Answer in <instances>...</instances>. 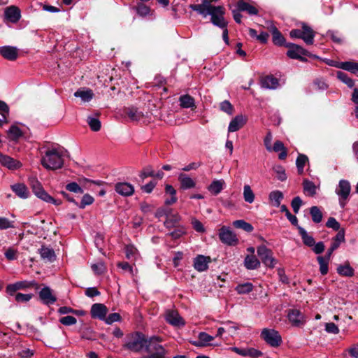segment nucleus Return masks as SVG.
Masks as SVG:
<instances>
[{
    "label": "nucleus",
    "instance_id": "obj_1",
    "mask_svg": "<svg viewBox=\"0 0 358 358\" xmlns=\"http://www.w3.org/2000/svg\"><path fill=\"white\" fill-rule=\"evenodd\" d=\"M189 8L203 17L210 15V21L215 26L221 29L227 27V22L224 17L225 10L223 6H215L208 1L202 0L200 4H190Z\"/></svg>",
    "mask_w": 358,
    "mask_h": 358
},
{
    "label": "nucleus",
    "instance_id": "obj_2",
    "mask_svg": "<svg viewBox=\"0 0 358 358\" xmlns=\"http://www.w3.org/2000/svg\"><path fill=\"white\" fill-rule=\"evenodd\" d=\"M64 152L57 149L47 150L41 159V164L47 169H60L64 164Z\"/></svg>",
    "mask_w": 358,
    "mask_h": 358
},
{
    "label": "nucleus",
    "instance_id": "obj_3",
    "mask_svg": "<svg viewBox=\"0 0 358 358\" xmlns=\"http://www.w3.org/2000/svg\"><path fill=\"white\" fill-rule=\"evenodd\" d=\"M150 343V338L140 332L131 334L124 345V348L133 352H140L143 349L146 350V346Z\"/></svg>",
    "mask_w": 358,
    "mask_h": 358
},
{
    "label": "nucleus",
    "instance_id": "obj_4",
    "mask_svg": "<svg viewBox=\"0 0 358 358\" xmlns=\"http://www.w3.org/2000/svg\"><path fill=\"white\" fill-rule=\"evenodd\" d=\"M160 342L161 339L159 337H150V343L146 346L147 355H143L141 358H165L166 350L159 344Z\"/></svg>",
    "mask_w": 358,
    "mask_h": 358
},
{
    "label": "nucleus",
    "instance_id": "obj_5",
    "mask_svg": "<svg viewBox=\"0 0 358 358\" xmlns=\"http://www.w3.org/2000/svg\"><path fill=\"white\" fill-rule=\"evenodd\" d=\"M29 185L32 189L34 194L40 199L51 203L55 206H59L62 202L59 200L55 199L52 197L43 187L41 182L36 178H31L29 179Z\"/></svg>",
    "mask_w": 358,
    "mask_h": 358
},
{
    "label": "nucleus",
    "instance_id": "obj_6",
    "mask_svg": "<svg viewBox=\"0 0 358 358\" xmlns=\"http://www.w3.org/2000/svg\"><path fill=\"white\" fill-rule=\"evenodd\" d=\"M350 192L351 185L350 182L344 179L341 180L335 189V192L338 196L339 205L341 208L345 206Z\"/></svg>",
    "mask_w": 358,
    "mask_h": 358
},
{
    "label": "nucleus",
    "instance_id": "obj_7",
    "mask_svg": "<svg viewBox=\"0 0 358 358\" xmlns=\"http://www.w3.org/2000/svg\"><path fill=\"white\" fill-rule=\"evenodd\" d=\"M285 46L289 48L287 52V55L291 59L306 62L307 59L303 56H308L310 57H315L308 51L296 44L287 43Z\"/></svg>",
    "mask_w": 358,
    "mask_h": 358
},
{
    "label": "nucleus",
    "instance_id": "obj_8",
    "mask_svg": "<svg viewBox=\"0 0 358 358\" xmlns=\"http://www.w3.org/2000/svg\"><path fill=\"white\" fill-rule=\"evenodd\" d=\"M257 252L262 263L267 267L273 268L277 264V259L273 257L271 250L261 245L257 247Z\"/></svg>",
    "mask_w": 358,
    "mask_h": 358
},
{
    "label": "nucleus",
    "instance_id": "obj_9",
    "mask_svg": "<svg viewBox=\"0 0 358 358\" xmlns=\"http://www.w3.org/2000/svg\"><path fill=\"white\" fill-rule=\"evenodd\" d=\"M261 337L272 347H278L282 343V338L278 331L272 329H264Z\"/></svg>",
    "mask_w": 358,
    "mask_h": 358
},
{
    "label": "nucleus",
    "instance_id": "obj_10",
    "mask_svg": "<svg viewBox=\"0 0 358 358\" xmlns=\"http://www.w3.org/2000/svg\"><path fill=\"white\" fill-rule=\"evenodd\" d=\"M218 235L220 240L228 245H235L238 242L236 234L228 227H222L219 230Z\"/></svg>",
    "mask_w": 358,
    "mask_h": 358
},
{
    "label": "nucleus",
    "instance_id": "obj_11",
    "mask_svg": "<svg viewBox=\"0 0 358 358\" xmlns=\"http://www.w3.org/2000/svg\"><path fill=\"white\" fill-rule=\"evenodd\" d=\"M287 317L290 323L294 327H301L306 322L305 316L297 309L289 310Z\"/></svg>",
    "mask_w": 358,
    "mask_h": 358
},
{
    "label": "nucleus",
    "instance_id": "obj_12",
    "mask_svg": "<svg viewBox=\"0 0 358 358\" xmlns=\"http://www.w3.org/2000/svg\"><path fill=\"white\" fill-rule=\"evenodd\" d=\"M210 262L211 258L209 256L199 255L194 259V268L199 272H203L208 268Z\"/></svg>",
    "mask_w": 358,
    "mask_h": 358
},
{
    "label": "nucleus",
    "instance_id": "obj_13",
    "mask_svg": "<svg viewBox=\"0 0 358 358\" xmlns=\"http://www.w3.org/2000/svg\"><path fill=\"white\" fill-rule=\"evenodd\" d=\"M108 311L107 307L103 303H96L91 306V316L100 320L106 319Z\"/></svg>",
    "mask_w": 358,
    "mask_h": 358
},
{
    "label": "nucleus",
    "instance_id": "obj_14",
    "mask_svg": "<svg viewBox=\"0 0 358 358\" xmlns=\"http://www.w3.org/2000/svg\"><path fill=\"white\" fill-rule=\"evenodd\" d=\"M165 318L168 323L174 327H181L185 325L184 320L176 310H168L166 313Z\"/></svg>",
    "mask_w": 358,
    "mask_h": 358
},
{
    "label": "nucleus",
    "instance_id": "obj_15",
    "mask_svg": "<svg viewBox=\"0 0 358 358\" xmlns=\"http://www.w3.org/2000/svg\"><path fill=\"white\" fill-rule=\"evenodd\" d=\"M247 117L243 115H236L231 120L228 127L229 132H235L242 128L247 122Z\"/></svg>",
    "mask_w": 358,
    "mask_h": 358
},
{
    "label": "nucleus",
    "instance_id": "obj_16",
    "mask_svg": "<svg viewBox=\"0 0 358 358\" xmlns=\"http://www.w3.org/2000/svg\"><path fill=\"white\" fill-rule=\"evenodd\" d=\"M267 28L271 32L273 36V42L275 45H282L285 42V39L282 34L278 31L277 27L272 22H267Z\"/></svg>",
    "mask_w": 358,
    "mask_h": 358
},
{
    "label": "nucleus",
    "instance_id": "obj_17",
    "mask_svg": "<svg viewBox=\"0 0 358 358\" xmlns=\"http://www.w3.org/2000/svg\"><path fill=\"white\" fill-rule=\"evenodd\" d=\"M40 299L45 305L53 304L56 301V296L52 294V289L49 287H45L39 292Z\"/></svg>",
    "mask_w": 358,
    "mask_h": 358
},
{
    "label": "nucleus",
    "instance_id": "obj_18",
    "mask_svg": "<svg viewBox=\"0 0 358 358\" xmlns=\"http://www.w3.org/2000/svg\"><path fill=\"white\" fill-rule=\"evenodd\" d=\"M0 163L3 166L7 167L9 169L15 170L18 169L22 166V163L20 161L14 159L13 158L3 155L0 152Z\"/></svg>",
    "mask_w": 358,
    "mask_h": 358
},
{
    "label": "nucleus",
    "instance_id": "obj_19",
    "mask_svg": "<svg viewBox=\"0 0 358 358\" xmlns=\"http://www.w3.org/2000/svg\"><path fill=\"white\" fill-rule=\"evenodd\" d=\"M4 15L6 18L13 23H16L21 17L20 10L15 6L6 8L4 11Z\"/></svg>",
    "mask_w": 358,
    "mask_h": 358
},
{
    "label": "nucleus",
    "instance_id": "obj_20",
    "mask_svg": "<svg viewBox=\"0 0 358 358\" xmlns=\"http://www.w3.org/2000/svg\"><path fill=\"white\" fill-rule=\"evenodd\" d=\"M117 193L124 196H129L134 192V186L128 182H118L115 186Z\"/></svg>",
    "mask_w": 358,
    "mask_h": 358
},
{
    "label": "nucleus",
    "instance_id": "obj_21",
    "mask_svg": "<svg viewBox=\"0 0 358 358\" xmlns=\"http://www.w3.org/2000/svg\"><path fill=\"white\" fill-rule=\"evenodd\" d=\"M126 258L134 263L141 258L140 252L133 244H128L124 248Z\"/></svg>",
    "mask_w": 358,
    "mask_h": 358
},
{
    "label": "nucleus",
    "instance_id": "obj_22",
    "mask_svg": "<svg viewBox=\"0 0 358 358\" xmlns=\"http://www.w3.org/2000/svg\"><path fill=\"white\" fill-rule=\"evenodd\" d=\"M214 337L206 332H200L198 336V340L192 341L191 343L196 347H206L210 345V343L213 341Z\"/></svg>",
    "mask_w": 358,
    "mask_h": 358
},
{
    "label": "nucleus",
    "instance_id": "obj_23",
    "mask_svg": "<svg viewBox=\"0 0 358 358\" xmlns=\"http://www.w3.org/2000/svg\"><path fill=\"white\" fill-rule=\"evenodd\" d=\"M0 54L6 59L15 60L18 56V50L15 47L3 46L0 48Z\"/></svg>",
    "mask_w": 358,
    "mask_h": 358
},
{
    "label": "nucleus",
    "instance_id": "obj_24",
    "mask_svg": "<svg viewBox=\"0 0 358 358\" xmlns=\"http://www.w3.org/2000/svg\"><path fill=\"white\" fill-rule=\"evenodd\" d=\"M278 85V80L273 76H267L261 80V86L265 89L275 90Z\"/></svg>",
    "mask_w": 358,
    "mask_h": 358
},
{
    "label": "nucleus",
    "instance_id": "obj_25",
    "mask_svg": "<svg viewBox=\"0 0 358 358\" xmlns=\"http://www.w3.org/2000/svg\"><path fill=\"white\" fill-rule=\"evenodd\" d=\"M178 180L180 182L182 189H187L194 188L196 182L188 175L185 173H180L178 176Z\"/></svg>",
    "mask_w": 358,
    "mask_h": 358
},
{
    "label": "nucleus",
    "instance_id": "obj_26",
    "mask_svg": "<svg viewBox=\"0 0 358 358\" xmlns=\"http://www.w3.org/2000/svg\"><path fill=\"white\" fill-rule=\"evenodd\" d=\"M135 10L137 14L142 17H145L148 16H152L153 18L155 17L154 10H151L149 6L143 4V3H138L136 6Z\"/></svg>",
    "mask_w": 358,
    "mask_h": 358
},
{
    "label": "nucleus",
    "instance_id": "obj_27",
    "mask_svg": "<svg viewBox=\"0 0 358 358\" xmlns=\"http://www.w3.org/2000/svg\"><path fill=\"white\" fill-rule=\"evenodd\" d=\"M237 8L238 11H245L249 15H257L258 10L252 5L243 1L240 0L237 3Z\"/></svg>",
    "mask_w": 358,
    "mask_h": 358
},
{
    "label": "nucleus",
    "instance_id": "obj_28",
    "mask_svg": "<svg viewBox=\"0 0 358 358\" xmlns=\"http://www.w3.org/2000/svg\"><path fill=\"white\" fill-rule=\"evenodd\" d=\"M302 28H303V40L308 45H312L314 42L315 32L308 25L303 24Z\"/></svg>",
    "mask_w": 358,
    "mask_h": 358
},
{
    "label": "nucleus",
    "instance_id": "obj_29",
    "mask_svg": "<svg viewBox=\"0 0 358 358\" xmlns=\"http://www.w3.org/2000/svg\"><path fill=\"white\" fill-rule=\"evenodd\" d=\"M298 230L303 244L308 247H313L315 242L314 238L309 235L306 229L301 226H298Z\"/></svg>",
    "mask_w": 358,
    "mask_h": 358
},
{
    "label": "nucleus",
    "instance_id": "obj_30",
    "mask_svg": "<svg viewBox=\"0 0 358 358\" xmlns=\"http://www.w3.org/2000/svg\"><path fill=\"white\" fill-rule=\"evenodd\" d=\"M13 191L21 199H27L29 195V192L24 184L18 183L11 187Z\"/></svg>",
    "mask_w": 358,
    "mask_h": 358
},
{
    "label": "nucleus",
    "instance_id": "obj_31",
    "mask_svg": "<svg viewBox=\"0 0 358 358\" xmlns=\"http://www.w3.org/2000/svg\"><path fill=\"white\" fill-rule=\"evenodd\" d=\"M244 266L247 269L254 270L260 266V262L254 255H247L244 259Z\"/></svg>",
    "mask_w": 358,
    "mask_h": 358
},
{
    "label": "nucleus",
    "instance_id": "obj_32",
    "mask_svg": "<svg viewBox=\"0 0 358 358\" xmlns=\"http://www.w3.org/2000/svg\"><path fill=\"white\" fill-rule=\"evenodd\" d=\"M124 113L131 121H138L143 116L142 112L134 107L125 108L124 109Z\"/></svg>",
    "mask_w": 358,
    "mask_h": 358
},
{
    "label": "nucleus",
    "instance_id": "obj_33",
    "mask_svg": "<svg viewBox=\"0 0 358 358\" xmlns=\"http://www.w3.org/2000/svg\"><path fill=\"white\" fill-rule=\"evenodd\" d=\"M335 67L341 69L352 73H355L358 71V63L353 62H340L334 65Z\"/></svg>",
    "mask_w": 358,
    "mask_h": 358
},
{
    "label": "nucleus",
    "instance_id": "obj_34",
    "mask_svg": "<svg viewBox=\"0 0 358 358\" xmlns=\"http://www.w3.org/2000/svg\"><path fill=\"white\" fill-rule=\"evenodd\" d=\"M283 194L279 190H275L270 192L268 199L271 202L272 205L275 207H279L281 203V201L283 199Z\"/></svg>",
    "mask_w": 358,
    "mask_h": 358
},
{
    "label": "nucleus",
    "instance_id": "obj_35",
    "mask_svg": "<svg viewBox=\"0 0 358 358\" xmlns=\"http://www.w3.org/2000/svg\"><path fill=\"white\" fill-rule=\"evenodd\" d=\"M180 106L185 108H196L194 99L188 94L182 95L179 98Z\"/></svg>",
    "mask_w": 358,
    "mask_h": 358
},
{
    "label": "nucleus",
    "instance_id": "obj_36",
    "mask_svg": "<svg viewBox=\"0 0 358 358\" xmlns=\"http://www.w3.org/2000/svg\"><path fill=\"white\" fill-rule=\"evenodd\" d=\"M337 273L342 276L352 277L354 275V269L350 266L348 262H346L338 266Z\"/></svg>",
    "mask_w": 358,
    "mask_h": 358
},
{
    "label": "nucleus",
    "instance_id": "obj_37",
    "mask_svg": "<svg viewBox=\"0 0 358 358\" xmlns=\"http://www.w3.org/2000/svg\"><path fill=\"white\" fill-rule=\"evenodd\" d=\"M180 216L178 213H169L166 215V220L164 222V225L167 228L173 227L179 222Z\"/></svg>",
    "mask_w": 358,
    "mask_h": 358
},
{
    "label": "nucleus",
    "instance_id": "obj_38",
    "mask_svg": "<svg viewBox=\"0 0 358 358\" xmlns=\"http://www.w3.org/2000/svg\"><path fill=\"white\" fill-rule=\"evenodd\" d=\"M40 255L43 259L52 262L55 259V252L52 249L43 247L40 250Z\"/></svg>",
    "mask_w": 358,
    "mask_h": 358
},
{
    "label": "nucleus",
    "instance_id": "obj_39",
    "mask_svg": "<svg viewBox=\"0 0 358 358\" xmlns=\"http://www.w3.org/2000/svg\"><path fill=\"white\" fill-rule=\"evenodd\" d=\"M272 150L274 152H280L278 158L280 159H285L287 155V151L283 143L280 141H276L274 143L273 147H272Z\"/></svg>",
    "mask_w": 358,
    "mask_h": 358
},
{
    "label": "nucleus",
    "instance_id": "obj_40",
    "mask_svg": "<svg viewBox=\"0 0 358 358\" xmlns=\"http://www.w3.org/2000/svg\"><path fill=\"white\" fill-rule=\"evenodd\" d=\"M224 181L223 180H215L208 187V190L213 194H218L223 189Z\"/></svg>",
    "mask_w": 358,
    "mask_h": 358
},
{
    "label": "nucleus",
    "instance_id": "obj_41",
    "mask_svg": "<svg viewBox=\"0 0 358 358\" xmlns=\"http://www.w3.org/2000/svg\"><path fill=\"white\" fill-rule=\"evenodd\" d=\"M317 260L320 265V271L322 275H326L329 271V262L330 259H327V256H318Z\"/></svg>",
    "mask_w": 358,
    "mask_h": 358
},
{
    "label": "nucleus",
    "instance_id": "obj_42",
    "mask_svg": "<svg viewBox=\"0 0 358 358\" xmlns=\"http://www.w3.org/2000/svg\"><path fill=\"white\" fill-rule=\"evenodd\" d=\"M303 191L310 196H314L316 194L317 187L308 180H304L303 182Z\"/></svg>",
    "mask_w": 358,
    "mask_h": 358
},
{
    "label": "nucleus",
    "instance_id": "obj_43",
    "mask_svg": "<svg viewBox=\"0 0 358 358\" xmlns=\"http://www.w3.org/2000/svg\"><path fill=\"white\" fill-rule=\"evenodd\" d=\"M233 226L237 229H241L247 232H251L254 228L251 224L245 222L243 220H238L233 222Z\"/></svg>",
    "mask_w": 358,
    "mask_h": 358
},
{
    "label": "nucleus",
    "instance_id": "obj_44",
    "mask_svg": "<svg viewBox=\"0 0 358 358\" xmlns=\"http://www.w3.org/2000/svg\"><path fill=\"white\" fill-rule=\"evenodd\" d=\"M310 213L312 220L315 223H320L322 220V213L317 206H313L310 208Z\"/></svg>",
    "mask_w": 358,
    "mask_h": 358
},
{
    "label": "nucleus",
    "instance_id": "obj_45",
    "mask_svg": "<svg viewBox=\"0 0 358 358\" xmlns=\"http://www.w3.org/2000/svg\"><path fill=\"white\" fill-rule=\"evenodd\" d=\"M253 285L250 282H245L238 285L235 289L241 294H245L251 292L253 290Z\"/></svg>",
    "mask_w": 358,
    "mask_h": 358
},
{
    "label": "nucleus",
    "instance_id": "obj_46",
    "mask_svg": "<svg viewBox=\"0 0 358 358\" xmlns=\"http://www.w3.org/2000/svg\"><path fill=\"white\" fill-rule=\"evenodd\" d=\"M243 198L245 201L249 203H253L255 200V194L248 185H245L243 187Z\"/></svg>",
    "mask_w": 358,
    "mask_h": 358
},
{
    "label": "nucleus",
    "instance_id": "obj_47",
    "mask_svg": "<svg viewBox=\"0 0 358 358\" xmlns=\"http://www.w3.org/2000/svg\"><path fill=\"white\" fill-rule=\"evenodd\" d=\"M308 161V159L306 155L303 154L299 155L296 161V165L299 174L303 173L304 166Z\"/></svg>",
    "mask_w": 358,
    "mask_h": 358
},
{
    "label": "nucleus",
    "instance_id": "obj_48",
    "mask_svg": "<svg viewBox=\"0 0 358 358\" xmlns=\"http://www.w3.org/2000/svg\"><path fill=\"white\" fill-rule=\"evenodd\" d=\"M8 134L11 140L16 141L22 136V131L18 127L13 125L8 130Z\"/></svg>",
    "mask_w": 358,
    "mask_h": 358
},
{
    "label": "nucleus",
    "instance_id": "obj_49",
    "mask_svg": "<svg viewBox=\"0 0 358 358\" xmlns=\"http://www.w3.org/2000/svg\"><path fill=\"white\" fill-rule=\"evenodd\" d=\"M337 78L346 84L349 87H352L354 86V81L352 78L348 77V76L342 71H338L336 73Z\"/></svg>",
    "mask_w": 358,
    "mask_h": 358
},
{
    "label": "nucleus",
    "instance_id": "obj_50",
    "mask_svg": "<svg viewBox=\"0 0 358 358\" xmlns=\"http://www.w3.org/2000/svg\"><path fill=\"white\" fill-rule=\"evenodd\" d=\"M74 96L80 98L83 102H87L90 101V90L80 88L74 93Z\"/></svg>",
    "mask_w": 358,
    "mask_h": 358
},
{
    "label": "nucleus",
    "instance_id": "obj_51",
    "mask_svg": "<svg viewBox=\"0 0 358 358\" xmlns=\"http://www.w3.org/2000/svg\"><path fill=\"white\" fill-rule=\"evenodd\" d=\"M117 266L121 268L124 272L129 273L131 276L135 275V270L134 269L133 266L130 265L127 262H121L117 264Z\"/></svg>",
    "mask_w": 358,
    "mask_h": 358
},
{
    "label": "nucleus",
    "instance_id": "obj_52",
    "mask_svg": "<svg viewBox=\"0 0 358 358\" xmlns=\"http://www.w3.org/2000/svg\"><path fill=\"white\" fill-rule=\"evenodd\" d=\"M273 171L276 174L277 178L280 181H285L287 180V175L285 169L280 165H277L273 167Z\"/></svg>",
    "mask_w": 358,
    "mask_h": 358
},
{
    "label": "nucleus",
    "instance_id": "obj_53",
    "mask_svg": "<svg viewBox=\"0 0 358 358\" xmlns=\"http://www.w3.org/2000/svg\"><path fill=\"white\" fill-rule=\"evenodd\" d=\"M220 110L228 115H232L234 112V107L229 101H224L220 103Z\"/></svg>",
    "mask_w": 358,
    "mask_h": 358
},
{
    "label": "nucleus",
    "instance_id": "obj_54",
    "mask_svg": "<svg viewBox=\"0 0 358 358\" xmlns=\"http://www.w3.org/2000/svg\"><path fill=\"white\" fill-rule=\"evenodd\" d=\"M66 189L69 192H74V193H80V194L83 193V190L81 188V187L77 182H72L67 184L66 185Z\"/></svg>",
    "mask_w": 358,
    "mask_h": 358
},
{
    "label": "nucleus",
    "instance_id": "obj_55",
    "mask_svg": "<svg viewBox=\"0 0 358 358\" xmlns=\"http://www.w3.org/2000/svg\"><path fill=\"white\" fill-rule=\"evenodd\" d=\"M91 268H92L94 273L97 275L103 273L106 269L105 264L102 262L92 264Z\"/></svg>",
    "mask_w": 358,
    "mask_h": 358
},
{
    "label": "nucleus",
    "instance_id": "obj_56",
    "mask_svg": "<svg viewBox=\"0 0 358 358\" xmlns=\"http://www.w3.org/2000/svg\"><path fill=\"white\" fill-rule=\"evenodd\" d=\"M33 296L31 294L17 293L15 295V299L18 303H25L29 301Z\"/></svg>",
    "mask_w": 358,
    "mask_h": 358
},
{
    "label": "nucleus",
    "instance_id": "obj_57",
    "mask_svg": "<svg viewBox=\"0 0 358 358\" xmlns=\"http://www.w3.org/2000/svg\"><path fill=\"white\" fill-rule=\"evenodd\" d=\"M13 222L10 221L8 218L0 217V229L4 230L9 228H13Z\"/></svg>",
    "mask_w": 358,
    "mask_h": 358
},
{
    "label": "nucleus",
    "instance_id": "obj_58",
    "mask_svg": "<svg viewBox=\"0 0 358 358\" xmlns=\"http://www.w3.org/2000/svg\"><path fill=\"white\" fill-rule=\"evenodd\" d=\"M303 201L299 196L294 197L292 202L291 206L294 212L296 214L299 213L300 207L301 206Z\"/></svg>",
    "mask_w": 358,
    "mask_h": 358
},
{
    "label": "nucleus",
    "instance_id": "obj_59",
    "mask_svg": "<svg viewBox=\"0 0 358 358\" xmlns=\"http://www.w3.org/2000/svg\"><path fill=\"white\" fill-rule=\"evenodd\" d=\"M326 226L328 228H331L335 231H339L340 224L334 217H329L326 223Z\"/></svg>",
    "mask_w": 358,
    "mask_h": 358
},
{
    "label": "nucleus",
    "instance_id": "obj_60",
    "mask_svg": "<svg viewBox=\"0 0 358 358\" xmlns=\"http://www.w3.org/2000/svg\"><path fill=\"white\" fill-rule=\"evenodd\" d=\"M332 242L341 245V243L345 242V230L344 229H340L336 236L333 238Z\"/></svg>",
    "mask_w": 358,
    "mask_h": 358
},
{
    "label": "nucleus",
    "instance_id": "obj_61",
    "mask_svg": "<svg viewBox=\"0 0 358 358\" xmlns=\"http://www.w3.org/2000/svg\"><path fill=\"white\" fill-rule=\"evenodd\" d=\"M121 320V316L119 313H111L108 317L106 316V319L103 320L108 324H111L115 322H118Z\"/></svg>",
    "mask_w": 358,
    "mask_h": 358
},
{
    "label": "nucleus",
    "instance_id": "obj_62",
    "mask_svg": "<svg viewBox=\"0 0 358 358\" xmlns=\"http://www.w3.org/2000/svg\"><path fill=\"white\" fill-rule=\"evenodd\" d=\"M59 322L66 326L72 325L76 323V319L71 315L64 316L60 318Z\"/></svg>",
    "mask_w": 358,
    "mask_h": 358
},
{
    "label": "nucleus",
    "instance_id": "obj_63",
    "mask_svg": "<svg viewBox=\"0 0 358 358\" xmlns=\"http://www.w3.org/2000/svg\"><path fill=\"white\" fill-rule=\"evenodd\" d=\"M325 331L329 334H337L339 332V329L334 323L328 322L325 324Z\"/></svg>",
    "mask_w": 358,
    "mask_h": 358
},
{
    "label": "nucleus",
    "instance_id": "obj_64",
    "mask_svg": "<svg viewBox=\"0 0 358 358\" xmlns=\"http://www.w3.org/2000/svg\"><path fill=\"white\" fill-rule=\"evenodd\" d=\"M192 224L194 229L197 232L203 233L205 231V228L199 220L195 218L192 219Z\"/></svg>",
    "mask_w": 358,
    "mask_h": 358
}]
</instances>
